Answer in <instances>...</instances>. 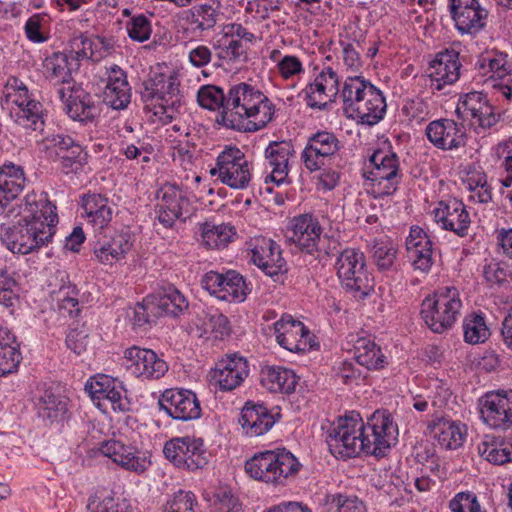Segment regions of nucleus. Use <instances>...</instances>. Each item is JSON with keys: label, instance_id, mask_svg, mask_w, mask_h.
Masks as SVG:
<instances>
[{"label": "nucleus", "instance_id": "f257e3e1", "mask_svg": "<svg viewBox=\"0 0 512 512\" xmlns=\"http://www.w3.org/2000/svg\"><path fill=\"white\" fill-rule=\"evenodd\" d=\"M26 215L16 225L1 226V240L12 253L27 255L48 246L56 233V206L47 194H28L25 197Z\"/></svg>", "mask_w": 512, "mask_h": 512}, {"label": "nucleus", "instance_id": "f03ea898", "mask_svg": "<svg viewBox=\"0 0 512 512\" xmlns=\"http://www.w3.org/2000/svg\"><path fill=\"white\" fill-rule=\"evenodd\" d=\"M275 112V105L264 93L242 82L230 87L225 110L217 116V122L226 128L256 132L274 119Z\"/></svg>", "mask_w": 512, "mask_h": 512}, {"label": "nucleus", "instance_id": "7ed1b4c3", "mask_svg": "<svg viewBox=\"0 0 512 512\" xmlns=\"http://www.w3.org/2000/svg\"><path fill=\"white\" fill-rule=\"evenodd\" d=\"M341 97L344 110L361 124L376 125L386 114L387 104L383 92L363 76L347 77Z\"/></svg>", "mask_w": 512, "mask_h": 512}, {"label": "nucleus", "instance_id": "20e7f679", "mask_svg": "<svg viewBox=\"0 0 512 512\" xmlns=\"http://www.w3.org/2000/svg\"><path fill=\"white\" fill-rule=\"evenodd\" d=\"M140 97L145 110L152 111L163 124L171 123L183 100L180 80L174 73H155L143 82Z\"/></svg>", "mask_w": 512, "mask_h": 512}, {"label": "nucleus", "instance_id": "39448f33", "mask_svg": "<svg viewBox=\"0 0 512 512\" xmlns=\"http://www.w3.org/2000/svg\"><path fill=\"white\" fill-rule=\"evenodd\" d=\"M336 275L341 287L356 300H364L374 292V277L366 256L360 249L347 247L337 256Z\"/></svg>", "mask_w": 512, "mask_h": 512}, {"label": "nucleus", "instance_id": "423d86ee", "mask_svg": "<svg viewBox=\"0 0 512 512\" xmlns=\"http://www.w3.org/2000/svg\"><path fill=\"white\" fill-rule=\"evenodd\" d=\"M462 306L458 288L440 287L432 295L424 298L420 315L432 332L442 334L453 327Z\"/></svg>", "mask_w": 512, "mask_h": 512}, {"label": "nucleus", "instance_id": "0eeeda50", "mask_svg": "<svg viewBox=\"0 0 512 512\" xmlns=\"http://www.w3.org/2000/svg\"><path fill=\"white\" fill-rule=\"evenodd\" d=\"M370 170L365 173L370 193L375 199L394 195L403 181L399 156L389 147L376 149L369 157Z\"/></svg>", "mask_w": 512, "mask_h": 512}, {"label": "nucleus", "instance_id": "6e6552de", "mask_svg": "<svg viewBox=\"0 0 512 512\" xmlns=\"http://www.w3.org/2000/svg\"><path fill=\"white\" fill-rule=\"evenodd\" d=\"M363 419L360 413L351 411L339 417L327 432L326 442L331 454L347 460L366 454V446L362 435Z\"/></svg>", "mask_w": 512, "mask_h": 512}, {"label": "nucleus", "instance_id": "1a4fd4ad", "mask_svg": "<svg viewBox=\"0 0 512 512\" xmlns=\"http://www.w3.org/2000/svg\"><path fill=\"white\" fill-rule=\"evenodd\" d=\"M95 453L108 458L124 471L142 475L152 465L151 453L123 437L113 436L98 443Z\"/></svg>", "mask_w": 512, "mask_h": 512}, {"label": "nucleus", "instance_id": "9d476101", "mask_svg": "<svg viewBox=\"0 0 512 512\" xmlns=\"http://www.w3.org/2000/svg\"><path fill=\"white\" fill-rule=\"evenodd\" d=\"M398 436V425L388 410H376L367 417L366 422L363 421L362 437L367 455H386L391 446L397 443Z\"/></svg>", "mask_w": 512, "mask_h": 512}, {"label": "nucleus", "instance_id": "9b49d317", "mask_svg": "<svg viewBox=\"0 0 512 512\" xmlns=\"http://www.w3.org/2000/svg\"><path fill=\"white\" fill-rule=\"evenodd\" d=\"M163 454L175 467L189 472L204 469L210 457L204 440L188 435L167 440L163 447Z\"/></svg>", "mask_w": 512, "mask_h": 512}, {"label": "nucleus", "instance_id": "f8f14e48", "mask_svg": "<svg viewBox=\"0 0 512 512\" xmlns=\"http://www.w3.org/2000/svg\"><path fill=\"white\" fill-rule=\"evenodd\" d=\"M85 391L103 411L108 405L114 412L125 413L132 409V402L123 382L110 375L97 374L90 377L85 383Z\"/></svg>", "mask_w": 512, "mask_h": 512}, {"label": "nucleus", "instance_id": "ddd939ff", "mask_svg": "<svg viewBox=\"0 0 512 512\" xmlns=\"http://www.w3.org/2000/svg\"><path fill=\"white\" fill-rule=\"evenodd\" d=\"M210 174L232 189H246L252 172L245 154L236 146H226L217 156Z\"/></svg>", "mask_w": 512, "mask_h": 512}, {"label": "nucleus", "instance_id": "4468645a", "mask_svg": "<svg viewBox=\"0 0 512 512\" xmlns=\"http://www.w3.org/2000/svg\"><path fill=\"white\" fill-rule=\"evenodd\" d=\"M63 110L73 121L87 125L94 123L101 114V103L81 85L73 83L57 90Z\"/></svg>", "mask_w": 512, "mask_h": 512}, {"label": "nucleus", "instance_id": "2eb2a0df", "mask_svg": "<svg viewBox=\"0 0 512 512\" xmlns=\"http://www.w3.org/2000/svg\"><path fill=\"white\" fill-rule=\"evenodd\" d=\"M291 230V239L302 253L320 261L329 255L321 239L323 228L315 215L304 213L293 217Z\"/></svg>", "mask_w": 512, "mask_h": 512}, {"label": "nucleus", "instance_id": "dca6fc26", "mask_svg": "<svg viewBox=\"0 0 512 512\" xmlns=\"http://www.w3.org/2000/svg\"><path fill=\"white\" fill-rule=\"evenodd\" d=\"M201 286L210 295L229 303L244 302L250 293L245 278L235 270H228L225 273L209 271L203 275Z\"/></svg>", "mask_w": 512, "mask_h": 512}, {"label": "nucleus", "instance_id": "f3484780", "mask_svg": "<svg viewBox=\"0 0 512 512\" xmlns=\"http://www.w3.org/2000/svg\"><path fill=\"white\" fill-rule=\"evenodd\" d=\"M155 213L164 228H172L177 220H185L190 201L187 191L176 183H165L157 191Z\"/></svg>", "mask_w": 512, "mask_h": 512}, {"label": "nucleus", "instance_id": "a211bd4d", "mask_svg": "<svg viewBox=\"0 0 512 512\" xmlns=\"http://www.w3.org/2000/svg\"><path fill=\"white\" fill-rule=\"evenodd\" d=\"M461 67L459 53L454 49H445L437 53L427 68L426 85L433 94H447V88L459 80Z\"/></svg>", "mask_w": 512, "mask_h": 512}, {"label": "nucleus", "instance_id": "6ab92c4d", "mask_svg": "<svg viewBox=\"0 0 512 512\" xmlns=\"http://www.w3.org/2000/svg\"><path fill=\"white\" fill-rule=\"evenodd\" d=\"M480 417L493 429L512 427V390L488 391L478 400Z\"/></svg>", "mask_w": 512, "mask_h": 512}, {"label": "nucleus", "instance_id": "aec40b11", "mask_svg": "<svg viewBox=\"0 0 512 512\" xmlns=\"http://www.w3.org/2000/svg\"><path fill=\"white\" fill-rule=\"evenodd\" d=\"M475 68L492 82L507 100L512 99V61L499 51H487L477 59Z\"/></svg>", "mask_w": 512, "mask_h": 512}, {"label": "nucleus", "instance_id": "412c9836", "mask_svg": "<svg viewBox=\"0 0 512 512\" xmlns=\"http://www.w3.org/2000/svg\"><path fill=\"white\" fill-rule=\"evenodd\" d=\"M342 148L338 137L330 131H317L309 136L301 152V161L310 172H315L327 165Z\"/></svg>", "mask_w": 512, "mask_h": 512}, {"label": "nucleus", "instance_id": "4be33fe9", "mask_svg": "<svg viewBox=\"0 0 512 512\" xmlns=\"http://www.w3.org/2000/svg\"><path fill=\"white\" fill-rule=\"evenodd\" d=\"M125 369L142 380H158L168 371L167 363L153 350L132 346L124 351Z\"/></svg>", "mask_w": 512, "mask_h": 512}, {"label": "nucleus", "instance_id": "5701e85b", "mask_svg": "<svg viewBox=\"0 0 512 512\" xmlns=\"http://www.w3.org/2000/svg\"><path fill=\"white\" fill-rule=\"evenodd\" d=\"M294 157L295 149L291 141H271L264 150V168L267 173L264 182L275 183L277 186L289 183L288 175Z\"/></svg>", "mask_w": 512, "mask_h": 512}, {"label": "nucleus", "instance_id": "b1692460", "mask_svg": "<svg viewBox=\"0 0 512 512\" xmlns=\"http://www.w3.org/2000/svg\"><path fill=\"white\" fill-rule=\"evenodd\" d=\"M428 141L442 151H456L464 148L468 142L465 125L450 118L431 121L425 128Z\"/></svg>", "mask_w": 512, "mask_h": 512}, {"label": "nucleus", "instance_id": "393cba45", "mask_svg": "<svg viewBox=\"0 0 512 512\" xmlns=\"http://www.w3.org/2000/svg\"><path fill=\"white\" fill-rule=\"evenodd\" d=\"M160 411L175 420L190 421L201 417V406L196 394L187 389H166L159 397Z\"/></svg>", "mask_w": 512, "mask_h": 512}, {"label": "nucleus", "instance_id": "a878e982", "mask_svg": "<svg viewBox=\"0 0 512 512\" xmlns=\"http://www.w3.org/2000/svg\"><path fill=\"white\" fill-rule=\"evenodd\" d=\"M434 221L446 231L466 237L471 226L470 214L461 199L448 197L440 200L432 211Z\"/></svg>", "mask_w": 512, "mask_h": 512}, {"label": "nucleus", "instance_id": "bb28decb", "mask_svg": "<svg viewBox=\"0 0 512 512\" xmlns=\"http://www.w3.org/2000/svg\"><path fill=\"white\" fill-rule=\"evenodd\" d=\"M184 13L187 27L183 34L191 40H199L214 31L222 16L221 4L216 0L194 5Z\"/></svg>", "mask_w": 512, "mask_h": 512}, {"label": "nucleus", "instance_id": "cd10ccee", "mask_svg": "<svg viewBox=\"0 0 512 512\" xmlns=\"http://www.w3.org/2000/svg\"><path fill=\"white\" fill-rule=\"evenodd\" d=\"M448 1L451 18L460 34L476 35L485 27L488 11L479 0Z\"/></svg>", "mask_w": 512, "mask_h": 512}, {"label": "nucleus", "instance_id": "c85d7f7f", "mask_svg": "<svg viewBox=\"0 0 512 512\" xmlns=\"http://www.w3.org/2000/svg\"><path fill=\"white\" fill-rule=\"evenodd\" d=\"M281 418L280 409L268 408L263 403L248 401L241 410L239 423L248 437H259L269 432Z\"/></svg>", "mask_w": 512, "mask_h": 512}, {"label": "nucleus", "instance_id": "c756f323", "mask_svg": "<svg viewBox=\"0 0 512 512\" xmlns=\"http://www.w3.org/2000/svg\"><path fill=\"white\" fill-rule=\"evenodd\" d=\"M277 343L284 349L301 353L310 349V330L291 315H283L274 324Z\"/></svg>", "mask_w": 512, "mask_h": 512}, {"label": "nucleus", "instance_id": "7c9ffc66", "mask_svg": "<svg viewBox=\"0 0 512 512\" xmlns=\"http://www.w3.org/2000/svg\"><path fill=\"white\" fill-rule=\"evenodd\" d=\"M251 254L252 262L275 281L287 272L282 250L272 239L256 238Z\"/></svg>", "mask_w": 512, "mask_h": 512}, {"label": "nucleus", "instance_id": "2f4dec72", "mask_svg": "<svg viewBox=\"0 0 512 512\" xmlns=\"http://www.w3.org/2000/svg\"><path fill=\"white\" fill-rule=\"evenodd\" d=\"M249 375V364L245 357L237 353L221 359L211 372V380L221 391H232L240 386Z\"/></svg>", "mask_w": 512, "mask_h": 512}, {"label": "nucleus", "instance_id": "473e14b6", "mask_svg": "<svg viewBox=\"0 0 512 512\" xmlns=\"http://www.w3.org/2000/svg\"><path fill=\"white\" fill-rule=\"evenodd\" d=\"M407 256L415 270L427 273L432 268L433 242L421 227L411 226L406 238Z\"/></svg>", "mask_w": 512, "mask_h": 512}, {"label": "nucleus", "instance_id": "72a5a7b5", "mask_svg": "<svg viewBox=\"0 0 512 512\" xmlns=\"http://www.w3.org/2000/svg\"><path fill=\"white\" fill-rule=\"evenodd\" d=\"M107 82L103 91V102L115 110L127 108L131 102V86L126 72L113 64L106 71Z\"/></svg>", "mask_w": 512, "mask_h": 512}, {"label": "nucleus", "instance_id": "f704fd0d", "mask_svg": "<svg viewBox=\"0 0 512 512\" xmlns=\"http://www.w3.org/2000/svg\"><path fill=\"white\" fill-rule=\"evenodd\" d=\"M132 245L129 233L100 234L94 242L93 253L101 264L113 265L125 258Z\"/></svg>", "mask_w": 512, "mask_h": 512}, {"label": "nucleus", "instance_id": "c9c22d12", "mask_svg": "<svg viewBox=\"0 0 512 512\" xmlns=\"http://www.w3.org/2000/svg\"><path fill=\"white\" fill-rule=\"evenodd\" d=\"M70 47L72 61L87 59L98 62L114 49V41L103 36L80 34L71 40Z\"/></svg>", "mask_w": 512, "mask_h": 512}, {"label": "nucleus", "instance_id": "e433bc0d", "mask_svg": "<svg viewBox=\"0 0 512 512\" xmlns=\"http://www.w3.org/2000/svg\"><path fill=\"white\" fill-rule=\"evenodd\" d=\"M82 216L96 230L106 228L113 218V208L109 199L100 193L88 192L81 196Z\"/></svg>", "mask_w": 512, "mask_h": 512}, {"label": "nucleus", "instance_id": "4c0bfd02", "mask_svg": "<svg viewBox=\"0 0 512 512\" xmlns=\"http://www.w3.org/2000/svg\"><path fill=\"white\" fill-rule=\"evenodd\" d=\"M25 173L20 165L5 163L0 167V215L25 187Z\"/></svg>", "mask_w": 512, "mask_h": 512}, {"label": "nucleus", "instance_id": "58836bf2", "mask_svg": "<svg viewBox=\"0 0 512 512\" xmlns=\"http://www.w3.org/2000/svg\"><path fill=\"white\" fill-rule=\"evenodd\" d=\"M298 381L296 373L284 366H266L261 370V383L272 393L291 394Z\"/></svg>", "mask_w": 512, "mask_h": 512}, {"label": "nucleus", "instance_id": "ea45409f", "mask_svg": "<svg viewBox=\"0 0 512 512\" xmlns=\"http://www.w3.org/2000/svg\"><path fill=\"white\" fill-rule=\"evenodd\" d=\"M36 413L46 424L64 421L68 413V399L46 389L35 403Z\"/></svg>", "mask_w": 512, "mask_h": 512}, {"label": "nucleus", "instance_id": "a19ab883", "mask_svg": "<svg viewBox=\"0 0 512 512\" xmlns=\"http://www.w3.org/2000/svg\"><path fill=\"white\" fill-rule=\"evenodd\" d=\"M278 485L286 486L295 479L302 468L298 458L286 448L268 450Z\"/></svg>", "mask_w": 512, "mask_h": 512}, {"label": "nucleus", "instance_id": "79ce46f5", "mask_svg": "<svg viewBox=\"0 0 512 512\" xmlns=\"http://www.w3.org/2000/svg\"><path fill=\"white\" fill-rule=\"evenodd\" d=\"M151 303L159 316L178 317L189 307V302L184 294L172 285L165 287L154 296Z\"/></svg>", "mask_w": 512, "mask_h": 512}, {"label": "nucleus", "instance_id": "37998d69", "mask_svg": "<svg viewBox=\"0 0 512 512\" xmlns=\"http://www.w3.org/2000/svg\"><path fill=\"white\" fill-rule=\"evenodd\" d=\"M351 341L354 342V356L358 365L368 370H380L386 366V356L370 336L357 337Z\"/></svg>", "mask_w": 512, "mask_h": 512}, {"label": "nucleus", "instance_id": "c03bdc74", "mask_svg": "<svg viewBox=\"0 0 512 512\" xmlns=\"http://www.w3.org/2000/svg\"><path fill=\"white\" fill-rule=\"evenodd\" d=\"M73 61L71 54L56 52L43 62L44 75L53 85H70L72 81ZM77 67V61H74Z\"/></svg>", "mask_w": 512, "mask_h": 512}, {"label": "nucleus", "instance_id": "a18cd8bd", "mask_svg": "<svg viewBox=\"0 0 512 512\" xmlns=\"http://www.w3.org/2000/svg\"><path fill=\"white\" fill-rule=\"evenodd\" d=\"M21 360L15 335L7 327L0 326V376L17 372Z\"/></svg>", "mask_w": 512, "mask_h": 512}, {"label": "nucleus", "instance_id": "49530a36", "mask_svg": "<svg viewBox=\"0 0 512 512\" xmlns=\"http://www.w3.org/2000/svg\"><path fill=\"white\" fill-rule=\"evenodd\" d=\"M481 457L494 465L512 462V438L491 437L478 447Z\"/></svg>", "mask_w": 512, "mask_h": 512}, {"label": "nucleus", "instance_id": "de8ad7c7", "mask_svg": "<svg viewBox=\"0 0 512 512\" xmlns=\"http://www.w3.org/2000/svg\"><path fill=\"white\" fill-rule=\"evenodd\" d=\"M268 456V450L255 453L245 462V471L251 478L257 481L279 486L271 459Z\"/></svg>", "mask_w": 512, "mask_h": 512}, {"label": "nucleus", "instance_id": "09e8293b", "mask_svg": "<svg viewBox=\"0 0 512 512\" xmlns=\"http://www.w3.org/2000/svg\"><path fill=\"white\" fill-rule=\"evenodd\" d=\"M88 512H132L130 502L113 492L97 491L87 501Z\"/></svg>", "mask_w": 512, "mask_h": 512}, {"label": "nucleus", "instance_id": "8fccbe9b", "mask_svg": "<svg viewBox=\"0 0 512 512\" xmlns=\"http://www.w3.org/2000/svg\"><path fill=\"white\" fill-rule=\"evenodd\" d=\"M203 244L210 249L225 248L236 236L234 227L227 223L205 222L201 226Z\"/></svg>", "mask_w": 512, "mask_h": 512}, {"label": "nucleus", "instance_id": "3c124183", "mask_svg": "<svg viewBox=\"0 0 512 512\" xmlns=\"http://www.w3.org/2000/svg\"><path fill=\"white\" fill-rule=\"evenodd\" d=\"M370 252L377 269L387 272L396 269L398 250L395 244L387 237L374 239Z\"/></svg>", "mask_w": 512, "mask_h": 512}, {"label": "nucleus", "instance_id": "603ef678", "mask_svg": "<svg viewBox=\"0 0 512 512\" xmlns=\"http://www.w3.org/2000/svg\"><path fill=\"white\" fill-rule=\"evenodd\" d=\"M438 443L446 449H457L466 436V426L459 421L443 419L435 425Z\"/></svg>", "mask_w": 512, "mask_h": 512}, {"label": "nucleus", "instance_id": "864d4df0", "mask_svg": "<svg viewBox=\"0 0 512 512\" xmlns=\"http://www.w3.org/2000/svg\"><path fill=\"white\" fill-rule=\"evenodd\" d=\"M300 95H303L307 107L323 111L328 108V104L337 93L330 91L322 83L313 80L306 85Z\"/></svg>", "mask_w": 512, "mask_h": 512}, {"label": "nucleus", "instance_id": "5fc2aeb1", "mask_svg": "<svg viewBox=\"0 0 512 512\" xmlns=\"http://www.w3.org/2000/svg\"><path fill=\"white\" fill-rule=\"evenodd\" d=\"M200 320L202 321L201 336L215 333L216 337H223L229 334V320L217 308L207 307L203 309Z\"/></svg>", "mask_w": 512, "mask_h": 512}, {"label": "nucleus", "instance_id": "6e6d98bb", "mask_svg": "<svg viewBox=\"0 0 512 512\" xmlns=\"http://www.w3.org/2000/svg\"><path fill=\"white\" fill-rule=\"evenodd\" d=\"M89 154L80 144L59 158V168L67 176H78L85 172Z\"/></svg>", "mask_w": 512, "mask_h": 512}, {"label": "nucleus", "instance_id": "4d7b16f0", "mask_svg": "<svg viewBox=\"0 0 512 512\" xmlns=\"http://www.w3.org/2000/svg\"><path fill=\"white\" fill-rule=\"evenodd\" d=\"M464 340L470 344L483 343L490 335L489 328L485 322V315L473 313L464 318L463 321Z\"/></svg>", "mask_w": 512, "mask_h": 512}, {"label": "nucleus", "instance_id": "13d9d810", "mask_svg": "<svg viewBox=\"0 0 512 512\" xmlns=\"http://www.w3.org/2000/svg\"><path fill=\"white\" fill-rule=\"evenodd\" d=\"M16 122L25 129L42 131L44 129L45 122L43 119V105L41 102L35 100L27 102L24 107H19V112L16 114Z\"/></svg>", "mask_w": 512, "mask_h": 512}, {"label": "nucleus", "instance_id": "bf43d9fd", "mask_svg": "<svg viewBox=\"0 0 512 512\" xmlns=\"http://www.w3.org/2000/svg\"><path fill=\"white\" fill-rule=\"evenodd\" d=\"M50 17L46 13H34L24 25L27 39L33 43H43L49 39Z\"/></svg>", "mask_w": 512, "mask_h": 512}, {"label": "nucleus", "instance_id": "052dcab7", "mask_svg": "<svg viewBox=\"0 0 512 512\" xmlns=\"http://www.w3.org/2000/svg\"><path fill=\"white\" fill-rule=\"evenodd\" d=\"M227 95L222 88L215 85H204L197 92L198 104L207 110L215 111L222 108L225 110Z\"/></svg>", "mask_w": 512, "mask_h": 512}, {"label": "nucleus", "instance_id": "680f3d73", "mask_svg": "<svg viewBox=\"0 0 512 512\" xmlns=\"http://www.w3.org/2000/svg\"><path fill=\"white\" fill-rule=\"evenodd\" d=\"M150 313H156L151 303L147 298L142 303H137L134 307L127 310V317L132 325V329L136 332L146 331L151 325Z\"/></svg>", "mask_w": 512, "mask_h": 512}, {"label": "nucleus", "instance_id": "e2e57ef3", "mask_svg": "<svg viewBox=\"0 0 512 512\" xmlns=\"http://www.w3.org/2000/svg\"><path fill=\"white\" fill-rule=\"evenodd\" d=\"M152 15H132L126 22V30L129 38L135 42L143 43L150 39L152 34Z\"/></svg>", "mask_w": 512, "mask_h": 512}, {"label": "nucleus", "instance_id": "0e129e2a", "mask_svg": "<svg viewBox=\"0 0 512 512\" xmlns=\"http://www.w3.org/2000/svg\"><path fill=\"white\" fill-rule=\"evenodd\" d=\"M19 286L15 273L7 269H0V304L13 307L18 302Z\"/></svg>", "mask_w": 512, "mask_h": 512}, {"label": "nucleus", "instance_id": "69168bd1", "mask_svg": "<svg viewBox=\"0 0 512 512\" xmlns=\"http://www.w3.org/2000/svg\"><path fill=\"white\" fill-rule=\"evenodd\" d=\"M328 503L336 512H367L364 501L354 494H332Z\"/></svg>", "mask_w": 512, "mask_h": 512}, {"label": "nucleus", "instance_id": "338daca9", "mask_svg": "<svg viewBox=\"0 0 512 512\" xmlns=\"http://www.w3.org/2000/svg\"><path fill=\"white\" fill-rule=\"evenodd\" d=\"M500 115L495 112L494 106L489 102L477 111L475 115H471V126L477 134L485 133L487 130L495 126L499 121Z\"/></svg>", "mask_w": 512, "mask_h": 512}, {"label": "nucleus", "instance_id": "774afa93", "mask_svg": "<svg viewBox=\"0 0 512 512\" xmlns=\"http://www.w3.org/2000/svg\"><path fill=\"white\" fill-rule=\"evenodd\" d=\"M196 496L191 491L179 490L167 502L163 512H195Z\"/></svg>", "mask_w": 512, "mask_h": 512}]
</instances>
